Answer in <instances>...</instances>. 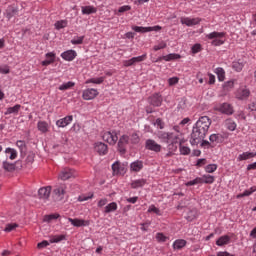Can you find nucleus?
<instances>
[{
	"mask_svg": "<svg viewBox=\"0 0 256 256\" xmlns=\"http://www.w3.org/2000/svg\"><path fill=\"white\" fill-rule=\"evenodd\" d=\"M71 123H73V115H68V116L56 121V125L59 128L67 127V125H71Z\"/></svg>",
	"mask_w": 256,
	"mask_h": 256,
	"instance_id": "ddd939ff",
	"label": "nucleus"
},
{
	"mask_svg": "<svg viewBox=\"0 0 256 256\" xmlns=\"http://www.w3.org/2000/svg\"><path fill=\"white\" fill-rule=\"evenodd\" d=\"M154 125L158 127L159 129H163L165 127V124L163 123V120L161 118H157Z\"/></svg>",
	"mask_w": 256,
	"mask_h": 256,
	"instance_id": "e2e57ef3",
	"label": "nucleus"
},
{
	"mask_svg": "<svg viewBox=\"0 0 256 256\" xmlns=\"http://www.w3.org/2000/svg\"><path fill=\"white\" fill-rule=\"evenodd\" d=\"M103 141H106V143H109V145H115L117 141H119V137H117V132L113 131H106L102 135Z\"/></svg>",
	"mask_w": 256,
	"mask_h": 256,
	"instance_id": "39448f33",
	"label": "nucleus"
},
{
	"mask_svg": "<svg viewBox=\"0 0 256 256\" xmlns=\"http://www.w3.org/2000/svg\"><path fill=\"white\" fill-rule=\"evenodd\" d=\"M199 183H203V179H201V177H197L194 180L188 181L186 183V187H191L193 185H199Z\"/></svg>",
	"mask_w": 256,
	"mask_h": 256,
	"instance_id": "8fccbe9b",
	"label": "nucleus"
},
{
	"mask_svg": "<svg viewBox=\"0 0 256 256\" xmlns=\"http://www.w3.org/2000/svg\"><path fill=\"white\" fill-rule=\"evenodd\" d=\"M186 245L187 241L185 239H177L173 242L172 247L174 251H181Z\"/></svg>",
	"mask_w": 256,
	"mask_h": 256,
	"instance_id": "4be33fe9",
	"label": "nucleus"
},
{
	"mask_svg": "<svg viewBox=\"0 0 256 256\" xmlns=\"http://www.w3.org/2000/svg\"><path fill=\"white\" fill-rule=\"evenodd\" d=\"M19 227V224L17 223H9L6 224V227L4 229L5 233H11V231H15Z\"/></svg>",
	"mask_w": 256,
	"mask_h": 256,
	"instance_id": "ea45409f",
	"label": "nucleus"
},
{
	"mask_svg": "<svg viewBox=\"0 0 256 256\" xmlns=\"http://www.w3.org/2000/svg\"><path fill=\"white\" fill-rule=\"evenodd\" d=\"M179 127L175 126L174 130L177 131V133L175 132H168V143H179Z\"/></svg>",
	"mask_w": 256,
	"mask_h": 256,
	"instance_id": "6ab92c4d",
	"label": "nucleus"
},
{
	"mask_svg": "<svg viewBox=\"0 0 256 256\" xmlns=\"http://www.w3.org/2000/svg\"><path fill=\"white\" fill-rule=\"evenodd\" d=\"M215 73L219 81H225V70L221 67L216 68Z\"/></svg>",
	"mask_w": 256,
	"mask_h": 256,
	"instance_id": "58836bf2",
	"label": "nucleus"
},
{
	"mask_svg": "<svg viewBox=\"0 0 256 256\" xmlns=\"http://www.w3.org/2000/svg\"><path fill=\"white\" fill-rule=\"evenodd\" d=\"M71 87H75V82H67L59 86V91H67V89H71Z\"/></svg>",
	"mask_w": 256,
	"mask_h": 256,
	"instance_id": "a19ab883",
	"label": "nucleus"
},
{
	"mask_svg": "<svg viewBox=\"0 0 256 256\" xmlns=\"http://www.w3.org/2000/svg\"><path fill=\"white\" fill-rule=\"evenodd\" d=\"M104 78L100 77V78H91L89 80L86 81V83H94L95 85H101V83H103Z\"/></svg>",
	"mask_w": 256,
	"mask_h": 256,
	"instance_id": "5fc2aeb1",
	"label": "nucleus"
},
{
	"mask_svg": "<svg viewBox=\"0 0 256 256\" xmlns=\"http://www.w3.org/2000/svg\"><path fill=\"white\" fill-rule=\"evenodd\" d=\"M202 179V183L212 184L215 182V177L211 175H204L203 177H200Z\"/></svg>",
	"mask_w": 256,
	"mask_h": 256,
	"instance_id": "a18cd8bd",
	"label": "nucleus"
},
{
	"mask_svg": "<svg viewBox=\"0 0 256 256\" xmlns=\"http://www.w3.org/2000/svg\"><path fill=\"white\" fill-rule=\"evenodd\" d=\"M167 239H169V237L165 236V234L161 232H158L156 234V240L158 241V243H165Z\"/></svg>",
	"mask_w": 256,
	"mask_h": 256,
	"instance_id": "de8ad7c7",
	"label": "nucleus"
},
{
	"mask_svg": "<svg viewBox=\"0 0 256 256\" xmlns=\"http://www.w3.org/2000/svg\"><path fill=\"white\" fill-rule=\"evenodd\" d=\"M17 7L15 6H9L6 10V17L7 19H11L15 15H17Z\"/></svg>",
	"mask_w": 256,
	"mask_h": 256,
	"instance_id": "f704fd0d",
	"label": "nucleus"
},
{
	"mask_svg": "<svg viewBox=\"0 0 256 256\" xmlns=\"http://www.w3.org/2000/svg\"><path fill=\"white\" fill-rule=\"evenodd\" d=\"M179 151L181 155H189L191 153V148L180 144Z\"/></svg>",
	"mask_w": 256,
	"mask_h": 256,
	"instance_id": "49530a36",
	"label": "nucleus"
},
{
	"mask_svg": "<svg viewBox=\"0 0 256 256\" xmlns=\"http://www.w3.org/2000/svg\"><path fill=\"white\" fill-rule=\"evenodd\" d=\"M82 15H93V13H97V8L94 6H82Z\"/></svg>",
	"mask_w": 256,
	"mask_h": 256,
	"instance_id": "c85d7f7f",
	"label": "nucleus"
},
{
	"mask_svg": "<svg viewBox=\"0 0 256 256\" xmlns=\"http://www.w3.org/2000/svg\"><path fill=\"white\" fill-rule=\"evenodd\" d=\"M146 183H147V180L142 178V179H138V180H133L131 182L130 186L132 189H139L141 187H145Z\"/></svg>",
	"mask_w": 256,
	"mask_h": 256,
	"instance_id": "393cba45",
	"label": "nucleus"
},
{
	"mask_svg": "<svg viewBox=\"0 0 256 256\" xmlns=\"http://www.w3.org/2000/svg\"><path fill=\"white\" fill-rule=\"evenodd\" d=\"M161 59H163V61H173L175 59H181V55H179V54H168L166 56H163Z\"/></svg>",
	"mask_w": 256,
	"mask_h": 256,
	"instance_id": "79ce46f5",
	"label": "nucleus"
},
{
	"mask_svg": "<svg viewBox=\"0 0 256 256\" xmlns=\"http://www.w3.org/2000/svg\"><path fill=\"white\" fill-rule=\"evenodd\" d=\"M83 39H85V36H80V37L72 39L71 43H72V45H82Z\"/></svg>",
	"mask_w": 256,
	"mask_h": 256,
	"instance_id": "bf43d9fd",
	"label": "nucleus"
},
{
	"mask_svg": "<svg viewBox=\"0 0 256 256\" xmlns=\"http://www.w3.org/2000/svg\"><path fill=\"white\" fill-rule=\"evenodd\" d=\"M37 127L41 133H47L49 131V124L46 121H39Z\"/></svg>",
	"mask_w": 256,
	"mask_h": 256,
	"instance_id": "c756f323",
	"label": "nucleus"
},
{
	"mask_svg": "<svg viewBox=\"0 0 256 256\" xmlns=\"http://www.w3.org/2000/svg\"><path fill=\"white\" fill-rule=\"evenodd\" d=\"M168 83L170 87H172V85H177V83H179V78L178 77L169 78Z\"/></svg>",
	"mask_w": 256,
	"mask_h": 256,
	"instance_id": "69168bd1",
	"label": "nucleus"
},
{
	"mask_svg": "<svg viewBox=\"0 0 256 256\" xmlns=\"http://www.w3.org/2000/svg\"><path fill=\"white\" fill-rule=\"evenodd\" d=\"M19 111H21V105L16 104L13 107L7 108L6 112L4 113L5 115H18Z\"/></svg>",
	"mask_w": 256,
	"mask_h": 256,
	"instance_id": "a878e982",
	"label": "nucleus"
},
{
	"mask_svg": "<svg viewBox=\"0 0 256 256\" xmlns=\"http://www.w3.org/2000/svg\"><path fill=\"white\" fill-rule=\"evenodd\" d=\"M147 59V54H144L142 56L133 57L130 60H125L123 62L124 67H131L135 65V63H141L142 61H145Z\"/></svg>",
	"mask_w": 256,
	"mask_h": 256,
	"instance_id": "9d476101",
	"label": "nucleus"
},
{
	"mask_svg": "<svg viewBox=\"0 0 256 256\" xmlns=\"http://www.w3.org/2000/svg\"><path fill=\"white\" fill-rule=\"evenodd\" d=\"M67 23V20H60L54 24V27L59 31L60 29H65V27H67Z\"/></svg>",
	"mask_w": 256,
	"mask_h": 256,
	"instance_id": "37998d69",
	"label": "nucleus"
},
{
	"mask_svg": "<svg viewBox=\"0 0 256 256\" xmlns=\"http://www.w3.org/2000/svg\"><path fill=\"white\" fill-rule=\"evenodd\" d=\"M46 60L42 61L41 65L43 67H47L51 65L52 63H55V53L49 52L46 54Z\"/></svg>",
	"mask_w": 256,
	"mask_h": 256,
	"instance_id": "5701e85b",
	"label": "nucleus"
},
{
	"mask_svg": "<svg viewBox=\"0 0 256 256\" xmlns=\"http://www.w3.org/2000/svg\"><path fill=\"white\" fill-rule=\"evenodd\" d=\"M149 101L153 107H161V103H163V97L159 93H156L149 98Z\"/></svg>",
	"mask_w": 256,
	"mask_h": 256,
	"instance_id": "a211bd4d",
	"label": "nucleus"
},
{
	"mask_svg": "<svg viewBox=\"0 0 256 256\" xmlns=\"http://www.w3.org/2000/svg\"><path fill=\"white\" fill-rule=\"evenodd\" d=\"M3 169H5V171H15V164H11L9 162H3Z\"/></svg>",
	"mask_w": 256,
	"mask_h": 256,
	"instance_id": "603ef678",
	"label": "nucleus"
},
{
	"mask_svg": "<svg viewBox=\"0 0 256 256\" xmlns=\"http://www.w3.org/2000/svg\"><path fill=\"white\" fill-rule=\"evenodd\" d=\"M235 87V81L230 80L223 85L224 91H231Z\"/></svg>",
	"mask_w": 256,
	"mask_h": 256,
	"instance_id": "3c124183",
	"label": "nucleus"
},
{
	"mask_svg": "<svg viewBox=\"0 0 256 256\" xmlns=\"http://www.w3.org/2000/svg\"><path fill=\"white\" fill-rule=\"evenodd\" d=\"M64 239H65V235H56L50 239V242L51 243H60V241H64Z\"/></svg>",
	"mask_w": 256,
	"mask_h": 256,
	"instance_id": "6e6d98bb",
	"label": "nucleus"
},
{
	"mask_svg": "<svg viewBox=\"0 0 256 256\" xmlns=\"http://www.w3.org/2000/svg\"><path fill=\"white\" fill-rule=\"evenodd\" d=\"M204 165H207V159L205 158L198 159L196 163V167H203Z\"/></svg>",
	"mask_w": 256,
	"mask_h": 256,
	"instance_id": "774afa93",
	"label": "nucleus"
},
{
	"mask_svg": "<svg viewBox=\"0 0 256 256\" xmlns=\"http://www.w3.org/2000/svg\"><path fill=\"white\" fill-rule=\"evenodd\" d=\"M157 137L162 143H169V132L160 131L157 133Z\"/></svg>",
	"mask_w": 256,
	"mask_h": 256,
	"instance_id": "c9c22d12",
	"label": "nucleus"
},
{
	"mask_svg": "<svg viewBox=\"0 0 256 256\" xmlns=\"http://www.w3.org/2000/svg\"><path fill=\"white\" fill-rule=\"evenodd\" d=\"M5 153H6V155H10L9 159H11V161L17 159V150H15L13 148H6Z\"/></svg>",
	"mask_w": 256,
	"mask_h": 256,
	"instance_id": "4c0bfd02",
	"label": "nucleus"
},
{
	"mask_svg": "<svg viewBox=\"0 0 256 256\" xmlns=\"http://www.w3.org/2000/svg\"><path fill=\"white\" fill-rule=\"evenodd\" d=\"M66 197H69V186L67 184L56 185L52 191L54 201H63Z\"/></svg>",
	"mask_w": 256,
	"mask_h": 256,
	"instance_id": "f03ea898",
	"label": "nucleus"
},
{
	"mask_svg": "<svg viewBox=\"0 0 256 256\" xmlns=\"http://www.w3.org/2000/svg\"><path fill=\"white\" fill-rule=\"evenodd\" d=\"M45 247H49V242L47 240H43L37 244L38 249H45Z\"/></svg>",
	"mask_w": 256,
	"mask_h": 256,
	"instance_id": "052dcab7",
	"label": "nucleus"
},
{
	"mask_svg": "<svg viewBox=\"0 0 256 256\" xmlns=\"http://www.w3.org/2000/svg\"><path fill=\"white\" fill-rule=\"evenodd\" d=\"M94 149L97 153H99V155H107V144L103 143V142H97L94 144Z\"/></svg>",
	"mask_w": 256,
	"mask_h": 256,
	"instance_id": "f3484780",
	"label": "nucleus"
},
{
	"mask_svg": "<svg viewBox=\"0 0 256 256\" xmlns=\"http://www.w3.org/2000/svg\"><path fill=\"white\" fill-rule=\"evenodd\" d=\"M134 31H136V33H149L151 31H161V26H153V27L136 26L134 27Z\"/></svg>",
	"mask_w": 256,
	"mask_h": 256,
	"instance_id": "4468645a",
	"label": "nucleus"
},
{
	"mask_svg": "<svg viewBox=\"0 0 256 256\" xmlns=\"http://www.w3.org/2000/svg\"><path fill=\"white\" fill-rule=\"evenodd\" d=\"M211 118L208 116H201L197 122L194 124L191 133V145H197L201 143L207 137L209 133V127H211Z\"/></svg>",
	"mask_w": 256,
	"mask_h": 256,
	"instance_id": "f257e3e1",
	"label": "nucleus"
},
{
	"mask_svg": "<svg viewBox=\"0 0 256 256\" xmlns=\"http://www.w3.org/2000/svg\"><path fill=\"white\" fill-rule=\"evenodd\" d=\"M167 47V42L160 41L157 45L153 47L154 51H160V49H165Z\"/></svg>",
	"mask_w": 256,
	"mask_h": 256,
	"instance_id": "13d9d810",
	"label": "nucleus"
},
{
	"mask_svg": "<svg viewBox=\"0 0 256 256\" xmlns=\"http://www.w3.org/2000/svg\"><path fill=\"white\" fill-rule=\"evenodd\" d=\"M64 61H73L77 57V52L75 50H68L61 54Z\"/></svg>",
	"mask_w": 256,
	"mask_h": 256,
	"instance_id": "aec40b11",
	"label": "nucleus"
},
{
	"mask_svg": "<svg viewBox=\"0 0 256 256\" xmlns=\"http://www.w3.org/2000/svg\"><path fill=\"white\" fill-rule=\"evenodd\" d=\"M206 173H215L217 171V164H209L205 167Z\"/></svg>",
	"mask_w": 256,
	"mask_h": 256,
	"instance_id": "4d7b16f0",
	"label": "nucleus"
},
{
	"mask_svg": "<svg viewBox=\"0 0 256 256\" xmlns=\"http://www.w3.org/2000/svg\"><path fill=\"white\" fill-rule=\"evenodd\" d=\"M209 139L213 145H217V143H221V141H223V136L221 134H211Z\"/></svg>",
	"mask_w": 256,
	"mask_h": 256,
	"instance_id": "7c9ffc66",
	"label": "nucleus"
},
{
	"mask_svg": "<svg viewBox=\"0 0 256 256\" xmlns=\"http://www.w3.org/2000/svg\"><path fill=\"white\" fill-rule=\"evenodd\" d=\"M206 39H209L214 47H220L225 43V32H211L206 35Z\"/></svg>",
	"mask_w": 256,
	"mask_h": 256,
	"instance_id": "7ed1b4c3",
	"label": "nucleus"
},
{
	"mask_svg": "<svg viewBox=\"0 0 256 256\" xmlns=\"http://www.w3.org/2000/svg\"><path fill=\"white\" fill-rule=\"evenodd\" d=\"M16 147L20 149V151H24L25 149V141L23 140H18L16 142Z\"/></svg>",
	"mask_w": 256,
	"mask_h": 256,
	"instance_id": "0e129e2a",
	"label": "nucleus"
},
{
	"mask_svg": "<svg viewBox=\"0 0 256 256\" xmlns=\"http://www.w3.org/2000/svg\"><path fill=\"white\" fill-rule=\"evenodd\" d=\"M180 22L182 25H186V27H194V25L201 23V18L181 17Z\"/></svg>",
	"mask_w": 256,
	"mask_h": 256,
	"instance_id": "6e6552de",
	"label": "nucleus"
},
{
	"mask_svg": "<svg viewBox=\"0 0 256 256\" xmlns=\"http://www.w3.org/2000/svg\"><path fill=\"white\" fill-rule=\"evenodd\" d=\"M126 11H131V6L124 5L118 9V13H125Z\"/></svg>",
	"mask_w": 256,
	"mask_h": 256,
	"instance_id": "338daca9",
	"label": "nucleus"
},
{
	"mask_svg": "<svg viewBox=\"0 0 256 256\" xmlns=\"http://www.w3.org/2000/svg\"><path fill=\"white\" fill-rule=\"evenodd\" d=\"M112 171L114 175H121V173H123V167L121 166V163L115 162L112 165Z\"/></svg>",
	"mask_w": 256,
	"mask_h": 256,
	"instance_id": "e433bc0d",
	"label": "nucleus"
},
{
	"mask_svg": "<svg viewBox=\"0 0 256 256\" xmlns=\"http://www.w3.org/2000/svg\"><path fill=\"white\" fill-rule=\"evenodd\" d=\"M117 208H118V206L115 202L109 203L108 205H106L104 207V213H106V214L113 213V212L117 211Z\"/></svg>",
	"mask_w": 256,
	"mask_h": 256,
	"instance_id": "72a5a7b5",
	"label": "nucleus"
},
{
	"mask_svg": "<svg viewBox=\"0 0 256 256\" xmlns=\"http://www.w3.org/2000/svg\"><path fill=\"white\" fill-rule=\"evenodd\" d=\"M224 125L228 131H235L237 129V123L233 119L229 118L224 121Z\"/></svg>",
	"mask_w": 256,
	"mask_h": 256,
	"instance_id": "cd10ccee",
	"label": "nucleus"
},
{
	"mask_svg": "<svg viewBox=\"0 0 256 256\" xmlns=\"http://www.w3.org/2000/svg\"><path fill=\"white\" fill-rule=\"evenodd\" d=\"M202 47L201 44H195L194 46H192V53L195 55L197 53H200Z\"/></svg>",
	"mask_w": 256,
	"mask_h": 256,
	"instance_id": "680f3d73",
	"label": "nucleus"
},
{
	"mask_svg": "<svg viewBox=\"0 0 256 256\" xmlns=\"http://www.w3.org/2000/svg\"><path fill=\"white\" fill-rule=\"evenodd\" d=\"M148 213H155V215L161 216V210L155 205H150L148 208Z\"/></svg>",
	"mask_w": 256,
	"mask_h": 256,
	"instance_id": "864d4df0",
	"label": "nucleus"
},
{
	"mask_svg": "<svg viewBox=\"0 0 256 256\" xmlns=\"http://www.w3.org/2000/svg\"><path fill=\"white\" fill-rule=\"evenodd\" d=\"M38 197L43 201H47L51 197V186H45L38 190Z\"/></svg>",
	"mask_w": 256,
	"mask_h": 256,
	"instance_id": "9b49d317",
	"label": "nucleus"
},
{
	"mask_svg": "<svg viewBox=\"0 0 256 256\" xmlns=\"http://www.w3.org/2000/svg\"><path fill=\"white\" fill-rule=\"evenodd\" d=\"M143 169V161H134L130 164V171H133L134 173H139Z\"/></svg>",
	"mask_w": 256,
	"mask_h": 256,
	"instance_id": "b1692460",
	"label": "nucleus"
},
{
	"mask_svg": "<svg viewBox=\"0 0 256 256\" xmlns=\"http://www.w3.org/2000/svg\"><path fill=\"white\" fill-rule=\"evenodd\" d=\"M255 191H256V186L251 187L250 189L245 190L243 193L239 194L238 198L239 197H249V195H253V193H255Z\"/></svg>",
	"mask_w": 256,
	"mask_h": 256,
	"instance_id": "c03bdc74",
	"label": "nucleus"
},
{
	"mask_svg": "<svg viewBox=\"0 0 256 256\" xmlns=\"http://www.w3.org/2000/svg\"><path fill=\"white\" fill-rule=\"evenodd\" d=\"M55 219H59V214H50V215L44 216L45 223H51V221Z\"/></svg>",
	"mask_w": 256,
	"mask_h": 256,
	"instance_id": "09e8293b",
	"label": "nucleus"
},
{
	"mask_svg": "<svg viewBox=\"0 0 256 256\" xmlns=\"http://www.w3.org/2000/svg\"><path fill=\"white\" fill-rule=\"evenodd\" d=\"M218 111H220V113H224V115H233L234 113L233 106L229 103H223L220 105L218 107Z\"/></svg>",
	"mask_w": 256,
	"mask_h": 256,
	"instance_id": "2eb2a0df",
	"label": "nucleus"
},
{
	"mask_svg": "<svg viewBox=\"0 0 256 256\" xmlns=\"http://www.w3.org/2000/svg\"><path fill=\"white\" fill-rule=\"evenodd\" d=\"M229 243H231V236L229 235H223L216 241L218 247H225V245H229Z\"/></svg>",
	"mask_w": 256,
	"mask_h": 256,
	"instance_id": "412c9836",
	"label": "nucleus"
},
{
	"mask_svg": "<svg viewBox=\"0 0 256 256\" xmlns=\"http://www.w3.org/2000/svg\"><path fill=\"white\" fill-rule=\"evenodd\" d=\"M127 145H131V142L129 140V135L124 134L118 141V151H120V153H125L127 151Z\"/></svg>",
	"mask_w": 256,
	"mask_h": 256,
	"instance_id": "0eeeda50",
	"label": "nucleus"
},
{
	"mask_svg": "<svg viewBox=\"0 0 256 256\" xmlns=\"http://www.w3.org/2000/svg\"><path fill=\"white\" fill-rule=\"evenodd\" d=\"M99 95V92L95 88H88L83 91L82 97L85 101H91Z\"/></svg>",
	"mask_w": 256,
	"mask_h": 256,
	"instance_id": "1a4fd4ad",
	"label": "nucleus"
},
{
	"mask_svg": "<svg viewBox=\"0 0 256 256\" xmlns=\"http://www.w3.org/2000/svg\"><path fill=\"white\" fill-rule=\"evenodd\" d=\"M69 223L73 227H89L90 223L88 220L78 219V218H68Z\"/></svg>",
	"mask_w": 256,
	"mask_h": 256,
	"instance_id": "f8f14e48",
	"label": "nucleus"
},
{
	"mask_svg": "<svg viewBox=\"0 0 256 256\" xmlns=\"http://www.w3.org/2000/svg\"><path fill=\"white\" fill-rule=\"evenodd\" d=\"M256 157V152H244L238 156V161H247L248 159H253Z\"/></svg>",
	"mask_w": 256,
	"mask_h": 256,
	"instance_id": "bb28decb",
	"label": "nucleus"
},
{
	"mask_svg": "<svg viewBox=\"0 0 256 256\" xmlns=\"http://www.w3.org/2000/svg\"><path fill=\"white\" fill-rule=\"evenodd\" d=\"M128 137L130 145H137L139 141H141V138L139 137V134H137V132L130 134Z\"/></svg>",
	"mask_w": 256,
	"mask_h": 256,
	"instance_id": "473e14b6",
	"label": "nucleus"
},
{
	"mask_svg": "<svg viewBox=\"0 0 256 256\" xmlns=\"http://www.w3.org/2000/svg\"><path fill=\"white\" fill-rule=\"evenodd\" d=\"M75 177H77V173L71 168H63L58 175V179H61V181H67Z\"/></svg>",
	"mask_w": 256,
	"mask_h": 256,
	"instance_id": "20e7f679",
	"label": "nucleus"
},
{
	"mask_svg": "<svg viewBox=\"0 0 256 256\" xmlns=\"http://www.w3.org/2000/svg\"><path fill=\"white\" fill-rule=\"evenodd\" d=\"M243 67H245V64L241 60L234 61L232 63V69H234V71H237L238 73L243 71Z\"/></svg>",
	"mask_w": 256,
	"mask_h": 256,
	"instance_id": "2f4dec72",
	"label": "nucleus"
},
{
	"mask_svg": "<svg viewBox=\"0 0 256 256\" xmlns=\"http://www.w3.org/2000/svg\"><path fill=\"white\" fill-rule=\"evenodd\" d=\"M145 148L148 151H154V153H161V144L157 143L153 139H148L145 142Z\"/></svg>",
	"mask_w": 256,
	"mask_h": 256,
	"instance_id": "423d86ee",
	"label": "nucleus"
},
{
	"mask_svg": "<svg viewBox=\"0 0 256 256\" xmlns=\"http://www.w3.org/2000/svg\"><path fill=\"white\" fill-rule=\"evenodd\" d=\"M249 95H251V91H249V89H247V87L239 88L236 91V98L240 99V100L247 99V97H249Z\"/></svg>",
	"mask_w": 256,
	"mask_h": 256,
	"instance_id": "dca6fc26",
	"label": "nucleus"
}]
</instances>
